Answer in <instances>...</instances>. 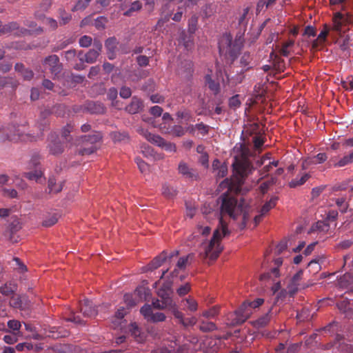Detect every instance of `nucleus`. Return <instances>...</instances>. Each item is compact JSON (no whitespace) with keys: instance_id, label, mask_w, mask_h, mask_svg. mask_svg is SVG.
<instances>
[{"instance_id":"nucleus-1","label":"nucleus","mask_w":353,"mask_h":353,"mask_svg":"<svg viewBox=\"0 0 353 353\" xmlns=\"http://www.w3.org/2000/svg\"><path fill=\"white\" fill-rule=\"evenodd\" d=\"M219 187L220 188H228L227 192H228L232 189V184L228 179H225L220 183ZM219 199L221 201L219 226L214 231L212 238L204 248L205 257L210 258L212 261L216 260L222 252L223 247L220 243L221 240L229 232L227 223L224 222L223 217L229 216L230 218L236 219L239 214H242L243 221L240 225L241 230L246 227L250 219V208L246 205L244 199L238 201L234 196L228 192L223 193Z\"/></svg>"},{"instance_id":"nucleus-2","label":"nucleus","mask_w":353,"mask_h":353,"mask_svg":"<svg viewBox=\"0 0 353 353\" xmlns=\"http://www.w3.org/2000/svg\"><path fill=\"white\" fill-rule=\"evenodd\" d=\"M244 32L239 31L235 37L234 40L230 34H223L219 42V50L221 57L232 63L239 56L242 48L243 47Z\"/></svg>"},{"instance_id":"nucleus-3","label":"nucleus","mask_w":353,"mask_h":353,"mask_svg":"<svg viewBox=\"0 0 353 353\" xmlns=\"http://www.w3.org/2000/svg\"><path fill=\"white\" fill-rule=\"evenodd\" d=\"M232 167L234 174L236 177V183L239 185L243 183L244 179L253 170L251 162L244 153H242L239 157H235Z\"/></svg>"},{"instance_id":"nucleus-4","label":"nucleus","mask_w":353,"mask_h":353,"mask_svg":"<svg viewBox=\"0 0 353 353\" xmlns=\"http://www.w3.org/2000/svg\"><path fill=\"white\" fill-rule=\"evenodd\" d=\"M102 139L101 132L94 131L91 134L80 137L79 143H82L83 148L79 151L81 155H87L94 153L97 150V143Z\"/></svg>"},{"instance_id":"nucleus-5","label":"nucleus","mask_w":353,"mask_h":353,"mask_svg":"<svg viewBox=\"0 0 353 353\" xmlns=\"http://www.w3.org/2000/svg\"><path fill=\"white\" fill-rule=\"evenodd\" d=\"M332 30L336 32L341 34L344 32L343 29L346 26L353 23V14L346 13L345 14L341 12H336L333 17Z\"/></svg>"},{"instance_id":"nucleus-6","label":"nucleus","mask_w":353,"mask_h":353,"mask_svg":"<svg viewBox=\"0 0 353 353\" xmlns=\"http://www.w3.org/2000/svg\"><path fill=\"white\" fill-rule=\"evenodd\" d=\"M24 130L20 129L19 125H10L5 129V136L3 139H8L12 141H17L19 140H25Z\"/></svg>"},{"instance_id":"nucleus-7","label":"nucleus","mask_w":353,"mask_h":353,"mask_svg":"<svg viewBox=\"0 0 353 353\" xmlns=\"http://www.w3.org/2000/svg\"><path fill=\"white\" fill-rule=\"evenodd\" d=\"M252 313V308L250 305V301H244L241 306L235 311L236 319L235 323L236 324H242L248 318H250V315Z\"/></svg>"},{"instance_id":"nucleus-8","label":"nucleus","mask_w":353,"mask_h":353,"mask_svg":"<svg viewBox=\"0 0 353 353\" xmlns=\"http://www.w3.org/2000/svg\"><path fill=\"white\" fill-rule=\"evenodd\" d=\"M43 64L49 68L50 72L54 75H57L62 70V64L59 61V58L56 54L48 56L43 61Z\"/></svg>"},{"instance_id":"nucleus-9","label":"nucleus","mask_w":353,"mask_h":353,"mask_svg":"<svg viewBox=\"0 0 353 353\" xmlns=\"http://www.w3.org/2000/svg\"><path fill=\"white\" fill-rule=\"evenodd\" d=\"M179 173L183 175L188 180L196 181L199 179L198 172L188 165V164L183 161H181L178 166Z\"/></svg>"},{"instance_id":"nucleus-10","label":"nucleus","mask_w":353,"mask_h":353,"mask_svg":"<svg viewBox=\"0 0 353 353\" xmlns=\"http://www.w3.org/2000/svg\"><path fill=\"white\" fill-rule=\"evenodd\" d=\"M283 263V259L282 258H277L274 260V265H276L275 268H273L270 271L265 272L261 275L260 279L261 281H266V280H272V281H274V279L276 278H278L280 276L279 267Z\"/></svg>"},{"instance_id":"nucleus-11","label":"nucleus","mask_w":353,"mask_h":353,"mask_svg":"<svg viewBox=\"0 0 353 353\" xmlns=\"http://www.w3.org/2000/svg\"><path fill=\"white\" fill-rule=\"evenodd\" d=\"M49 152L52 155H58L63 152V145L57 137L54 134H51L50 137V143L48 145Z\"/></svg>"},{"instance_id":"nucleus-12","label":"nucleus","mask_w":353,"mask_h":353,"mask_svg":"<svg viewBox=\"0 0 353 353\" xmlns=\"http://www.w3.org/2000/svg\"><path fill=\"white\" fill-rule=\"evenodd\" d=\"M80 311L84 316L92 317L97 314V310L95 306L93 305L92 302L85 299L80 303Z\"/></svg>"},{"instance_id":"nucleus-13","label":"nucleus","mask_w":353,"mask_h":353,"mask_svg":"<svg viewBox=\"0 0 353 353\" xmlns=\"http://www.w3.org/2000/svg\"><path fill=\"white\" fill-rule=\"evenodd\" d=\"M138 132L142 135L149 142L161 147L163 144V139L159 135L153 134L148 132V130L140 128L138 130Z\"/></svg>"},{"instance_id":"nucleus-14","label":"nucleus","mask_w":353,"mask_h":353,"mask_svg":"<svg viewBox=\"0 0 353 353\" xmlns=\"http://www.w3.org/2000/svg\"><path fill=\"white\" fill-rule=\"evenodd\" d=\"M335 339L334 346L340 353H353V345L346 343L341 335L337 334Z\"/></svg>"},{"instance_id":"nucleus-15","label":"nucleus","mask_w":353,"mask_h":353,"mask_svg":"<svg viewBox=\"0 0 353 353\" xmlns=\"http://www.w3.org/2000/svg\"><path fill=\"white\" fill-rule=\"evenodd\" d=\"M338 286L342 290H353V275L349 273L343 274L338 280Z\"/></svg>"},{"instance_id":"nucleus-16","label":"nucleus","mask_w":353,"mask_h":353,"mask_svg":"<svg viewBox=\"0 0 353 353\" xmlns=\"http://www.w3.org/2000/svg\"><path fill=\"white\" fill-rule=\"evenodd\" d=\"M85 108L91 114H103L105 111L103 104L98 101L87 102Z\"/></svg>"},{"instance_id":"nucleus-17","label":"nucleus","mask_w":353,"mask_h":353,"mask_svg":"<svg viewBox=\"0 0 353 353\" xmlns=\"http://www.w3.org/2000/svg\"><path fill=\"white\" fill-rule=\"evenodd\" d=\"M118 42L115 37L108 38L105 43V46L107 50L108 57L110 59L115 58V52L117 48Z\"/></svg>"},{"instance_id":"nucleus-18","label":"nucleus","mask_w":353,"mask_h":353,"mask_svg":"<svg viewBox=\"0 0 353 353\" xmlns=\"http://www.w3.org/2000/svg\"><path fill=\"white\" fill-rule=\"evenodd\" d=\"M179 43H181L188 51L194 48V37L189 33L187 34L185 31H182L179 37Z\"/></svg>"},{"instance_id":"nucleus-19","label":"nucleus","mask_w":353,"mask_h":353,"mask_svg":"<svg viewBox=\"0 0 353 353\" xmlns=\"http://www.w3.org/2000/svg\"><path fill=\"white\" fill-rule=\"evenodd\" d=\"M143 103L139 98L133 97L131 102L125 107V110L130 114H136L142 110Z\"/></svg>"},{"instance_id":"nucleus-20","label":"nucleus","mask_w":353,"mask_h":353,"mask_svg":"<svg viewBox=\"0 0 353 353\" xmlns=\"http://www.w3.org/2000/svg\"><path fill=\"white\" fill-rule=\"evenodd\" d=\"M14 70L21 75L25 81H30L34 77L32 70L26 68L23 63H16L14 65Z\"/></svg>"},{"instance_id":"nucleus-21","label":"nucleus","mask_w":353,"mask_h":353,"mask_svg":"<svg viewBox=\"0 0 353 353\" xmlns=\"http://www.w3.org/2000/svg\"><path fill=\"white\" fill-rule=\"evenodd\" d=\"M99 55V54L97 52V50H93L91 49L85 54H83L82 51L79 52L78 57L81 61H85L88 63H92L97 61Z\"/></svg>"},{"instance_id":"nucleus-22","label":"nucleus","mask_w":353,"mask_h":353,"mask_svg":"<svg viewBox=\"0 0 353 353\" xmlns=\"http://www.w3.org/2000/svg\"><path fill=\"white\" fill-rule=\"evenodd\" d=\"M21 323L19 321L12 319L8 321L6 327V332L11 333L13 335L21 336L20 329Z\"/></svg>"},{"instance_id":"nucleus-23","label":"nucleus","mask_w":353,"mask_h":353,"mask_svg":"<svg viewBox=\"0 0 353 353\" xmlns=\"http://www.w3.org/2000/svg\"><path fill=\"white\" fill-rule=\"evenodd\" d=\"M335 203L339 208L341 213H345L348 209L353 210V204L350 203L349 200L347 201L345 197H339L335 199Z\"/></svg>"},{"instance_id":"nucleus-24","label":"nucleus","mask_w":353,"mask_h":353,"mask_svg":"<svg viewBox=\"0 0 353 353\" xmlns=\"http://www.w3.org/2000/svg\"><path fill=\"white\" fill-rule=\"evenodd\" d=\"M167 258V252H165V251L162 252L159 256L155 257L152 261V262L150 264H148L147 267L148 270H152L158 268L163 263V262L166 260Z\"/></svg>"},{"instance_id":"nucleus-25","label":"nucleus","mask_w":353,"mask_h":353,"mask_svg":"<svg viewBox=\"0 0 353 353\" xmlns=\"http://www.w3.org/2000/svg\"><path fill=\"white\" fill-rule=\"evenodd\" d=\"M63 181L57 183L56 179L54 176L50 177L48 182L49 193L57 194L60 192L63 189Z\"/></svg>"},{"instance_id":"nucleus-26","label":"nucleus","mask_w":353,"mask_h":353,"mask_svg":"<svg viewBox=\"0 0 353 353\" xmlns=\"http://www.w3.org/2000/svg\"><path fill=\"white\" fill-rule=\"evenodd\" d=\"M332 165L334 168L344 167L353 162V151L348 155H345L339 161L332 159Z\"/></svg>"},{"instance_id":"nucleus-27","label":"nucleus","mask_w":353,"mask_h":353,"mask_svg":"<svg viewBox=\"0 0 353 353\" xmlns=\"http://www.w3.org/2000/svg\"><path fill=\"white\" fill-rule=\"evenodd\" d=\"M303 272H297L291 279L290 283L288 286L289 290L291 293H295L298 290L299 282L302 279Z\"/></svg>"},{"instance_id":"nucleus-28","label":"nucleus","mask_w":353,"mask_h":353,"mask_svg":"<svg viewBox=\"0 0 353 353\" xmlns=\"http://www.w3.org/2000/svg\"><path fill=\"white\" fill-rule=\"evenodd\" d=\"M131 335L139 343L144 341V334L141 332L140 328L136 323H131L129 328Z\"/></svg>"},{"instance_id":"nucleus-29","label":"nucleus","mask_w":353,"mask_h":353,"mask_svg":"<svg viewBox=\"0 0 353 353\" xmlns=\"http://www.w3.org/2000/svg\"><path fill=\"white\" fill-rule=\"evenodd\" d=\"M310 178V174L308 173H304L301 176L298 175L295 179H292L290 182L289 185L290 188H296L297 186L302 185Z\"/></svg>"},{"instance_id":"nucleus-30","label":"nucleus","mask_w":353,"mask_h":353,"mask_svg":"<svg viewBox=\"0 0 353 353\" xmlns=\"http://www.w3.org/2000/svg\"><path fill=\"white\" fill-rule=\"evenodd\" d=\"M270 312H268L265 315L259 317L257 320L253 321L252 323V325L257 329L262 328L265 327L270 321Z\"/></svg>"},{"instance_id":"nucleus-31","label":"nucleus","mask_w":353,"mask_h":353,"mask_svg":"<svg viewBox=\"0 0 353 353\" xmlns=\"http://www.w3.org/2000/svg\"><path fill=\"white\" fill-rule=\"evenodd\" d=\"M205 81L206 85L209 89L214 92V94H217L220 91V85L218 82L214 81L210 74H206L205 77Z\"/></svg>"},{"instance_id":"nucleus-32","label":"nucleus","mask_w":353,"mask_h":353,"mask_svg":"<svg viewBox=\"0 0 353 353\" xmlns=\"http://www.w3.org/2000/svg\"><path fill=\"white\" fill-rule=\"evenodd\" d=\"M249 12V7L243 8V12L238 19L239 25L240 26L241 28H243V31L245 30L246 26L249 21V19L248 17Z\"/></svg>"},{"instance_id":"nucleus-33","label":"nucleus","mask_w":353,"mask_h":353,"mask_svg":"<svg viewBox=\"0 0 353 353\" xmlns=\"http://www.w3.org/2000/svg\"><path fill=\"white\" fill-rule=\"evenodd\" d=\"M51 111L48 108H45L40 113V119L41 121L39 123V128L41 130H44L45 128L48 126V122L46 121V119L50 115Z\"/></svg>"},{"instance_id":"nucleus-34","label":"nucleus","mask_w":353,"mask_h":353,"mask_svg":"<svg viewBox=\"0 0 353 353\" xmlns=\"http://www.w3.org/2000/svg\"><path fill=\"white\" fill-rule=\"evenodd\" d=\"M278 199L279 198L275 196L271 197V199L262 206L261 209V212L262 214H267L271 209L274 208L276 205Z\"/></svg>"},{"instance_id":"nucleus-35","label":"nucleus","mask_w":353,"mask_h":353,"mask_svg":"<svg viewBox=\"0 0 353 353\" xmlns=\"http://www.w3.org/2000/svg\"><path fill=\"white\" fill-rule=\"evenodd\" d=\"M172 300L167 299L165 301H160L159 299L154 300L152 301V305L154 308L159 310H163L170 307L172 306Z\"/></svg>"},{"instance_id":"nucleus-36","label":"nucleus","mask_w":353,"mask_h":353,"mask_svg":"<svg viewBox=\"0 0 353 353\" xmlns=\"http://www.w3.org/2000/svg\"><path fill=\"white\" fill-rule=\"evenodd\" d=\"M276 177L272 176L269 179L262 182L259 188L260 192L263 194H265L268 192L269 188L276 183Z\"/></svg>"},{"instance_id":"nucleus-37","label":"nucleus","mask_w":353,"mask_h":353,"mask_svg":"<svg viewBox=\"0 0 353 353\" xmlns=\"http://www.w3.org/2000/svg\"><path fill=\"white\" fill-rule=\"evenodd\" d=\"M162 194L165 197L172 199L177 194V191L173 187L165 184L162 187Z\"/></svg>"},{"instance_id":"nucleus-38","label":"nucleus","mask_w":353,"mask_h":353,"mask_svg":"<svg viewBox=\"0 0 353 353\" xmlns=\"http://www.w3.org/2000/svg\"><path fill=\"white\" fill-rule=\"evenodd\" d=\"M142 8V3L140 1H134L130 6V8L123 12V15L130 17L134 12L139 11Z\"/></svg>"},{"instance_id":"nucleus-39","label":"nucleus","mask_w":353,"mask_h":353,"mask_svg":"<svg viewBox=\"0 0 353 353\" xmlns=\"http://www.w3.org/2000/svg\"><path fill=\"white\" fill-rule=\"evenodd\" d=\"M199 329L203 332H210L216 330L217 327L213 322L202 321L199 326Z\"/></svg>"},{"instance_id":"nucleus-40","label":"nucleus","mask_w":353,"mask_h":353,"mask_svg":"<svg viewBox=\"0 0 353 353\" xmlns=\"http://www.w3.org/2000/svg\"><path fill=\"white\" fill-rule=\"evenodd\" d=\"M336 305L341 312L345 313L348 310L350 309V305H352L353 307V300H352V301H351L348 299H343V300H341V301L338 302Z\"/></svg>"},{"instance_id":"nucleus-41","label":"nucleus","mask_w":353,"mask_h":353,"mask_svg":"<svg viewBox=\"0 0 353 353\" xmlns=\"http://www.w3.org/2000/svg\"><path fill=\"white\" fill-rule=\"evenodd\" d=\"M169 310L172 312L174 316L178 319L179 323L181 324L183 322V314L177 309L176 305L173 302L172 303V306H170Z\"/></svg>"},{"instance_id":"nucleus-42","label":"nucleus","mask_w":353,"mask_h":353,"mask_svg":"<svg viewBox=\"0 0 353 353\" xmlns=\"http://www.w3.org/2000/svg\"><path fill=\"white\" fill-rule=\"evenodd\" d=\"M58 221V215L57 214H52L46 217L42 225L45 227H51L54 225Z\"/></svg>"},{"instance_id":"nucleus-43","label":"nucleus","mask_w":353,"mask_h":353,"mask_svg":"<svg viewBox=\"0 0 353 353\" xmlns=\"http://www.w3.org/2000/svg\"><path fill=\"white\" fill-rule=\"evenodd\" d=\"M25 176L30 180L37 181L43 176V171L41 169H36L34 172H28L25 173Z\"/></svg>"},{"instance_id":"nucleus-44","label":"nucleus","mask_w":353,"mask_h":353,"mask_svg":"<svg viewBox=\"0 0 353 353\" xmlns=\"http://www.w3.org/2000/svg\"><path fill=\"white\" fill-rule=\"evenodd\" d=\"M198 23V17L192 16L188 21V32L191 34H194Z\"/></svg>"},{"instance_id":"nucleus-45","label":"nucleus","mask_w":353,"mask_h":353,"mask_svg":"<svg viewBox=\"0 0 353 353\" xmlns=\"http://www.w3.org/2000/svg\"><path fill=\"white\" fill-rule=\"evenodd\" d=\"M330 30V29L325 25L324 27V29L319 34L316 41H314V43L312 44L313 48L317 47V41L323 42L325 40V39L329 33Z\"/></svg>"},{"instance_id":"nucleus-46","label":"nucleus","mask_w":353,"mask_h":353,"mask_svg":"<svg viewBox=\"0 0 353 353\" xmlns=\"http://www.w3.org/2000/svg\"><path fill=\"white\" fill-rule=\"evenodd\" d=\"M141 314L148 321L153 314L152 307L150 305L145 304L140 310Z\"/></svg>"},{"instance_id":"nucleus-47","label":"nucleus","mask_w":353,"mask_h":353,"mask_svg":"<svg viewBox=\"0 0 353 353\" xmlns=\"http://www.w3.org/2000/svg\"><path fill=\"white\" fill-rule=\"evenodd\" d=\"M294 43V41L293 40H288V41L283 43L280 50V54L284 57H288L290 54L288 48L292 47Z\"/></svg>"},{"instance_id":"nucleus-48","label":"nucleus","mask_w":353,"mask_h":353,"mask_svg":"<svg viewBox=\"0 0 353 353\" xmlns=\"http://www.w3.org/2000/svg\"><path fill=\"white\" fill-rule=\"evenodd\" d=\"M41 159V157L38 153L32 154L29 163L30 168L37 169V167L40 165Z\"/></svg>"},{"instance_id":"nucleus-49","label":"nucleus","mask_w":353,"mask_h":353,"mask_svg":"<svg viewBox=\"0 0 353 353\" xmlns=\"http://www.w3.org/2000/svg\"><path fill=\"white\" fill-rule=\"evenodd\" d=\"M192 128H196L197 130L199 131V132L203 135L205 136L208 134L210 126L208 125L204 124L203 123H199L194 125H192Z\"/></svg>"},{"instance_id":"nucleus-50","label":"nucleus","mask_w":353,"mask_h":353,"mask_svg":"<svg viewBox=\"0 0 353 353\" xmlns=\"http://www.w3.org/2000/svg\"><path fill=\"white\" fill-rule=\"evenodd\" d=\"M192 254H188L185 256L180 257L176 264L177 268L181 270L185 269L188 263L189 259H192Z\"/></svg>"},{"instance_id":"nucleus-51","label":"nucleus","mask_w":353,"mask_h":353,"mask_svg":"<svg viewBox=\"0 0 353 353\" xmlns=\"http://www.w3.org/2000/svg\"><path fill=\"white\" fill-rule=\"evenodd\" d=\"M241 104V102L239 99V95L236 94L229 99V106L230 108L232 109H236L237 108L240 107Z\"/></svg>"},{"instance_id":"nucleus-52","label":"nucleus","mask_w":353,"mask_h":353,"mask_svg":"<svg viewBox=\"0 0 353 353\" xmlns=\"http://www.w3.org/2000/svg\"><path fill=\"white\" fill-rule=\"evenodd\" d=\"M252 60L251 56L249 52H244L240 59V65L243 68H246L249 65Z\"/></svg>"},{"instance_id":"nucleus-53","label":"nucleus","mask_w":353,"mask_h":353,"mask_svg":"<svg viewBox=\"0 0 353 353\" xmlns=\"http://www.w3.org/2000/svg\"><path fill=\"white\" fill-rule=\"evenodd\" d=\"M165 319H166V316L163 313L157 312V313L152 314L149 321L153 322V323L163 322L165 320Z\"/></svg>"},{"instance_id":"nucleus-54","label":"nucleus","mask_w":353,"mask_h":353,"mask_svg":"<svg viewBox=\"0 0 353 353\" xmlns=\"http://www.w3.org/2000/svg\"><path fill=\"white\" fill-rule=\"evenodd\" d=\"M219 313V309L216 307H213L208 310H205L203 312V316L211 319L214 318Z\"/></svg>"},{"instance_id":"nucleus-55","label":"nucleus","mask_w":353,"mask_h":353,"mask_svg":"<svg viewBox=\"0 0 353 353\" xmlns=\"http://www.w3.org/2000/svg\"><path fill=\"white\" fill-rule=\"evenodd\" d=\"M15 290L16 288L14 285H12L11 284H9L8 285L6 284L5 285V286L0 288V292L2 294L8 296L12 294L15 291Z\"/></svg>"},{"instance_id":"nucleus-56","label":"nucleus","mask_w":353,"mask_h":353,"mask_svg":"<svg viewBox=\"0 0 353 353\" xmlns=\"http://www.w3.org/2000/svg\"><path fill=\"white\" fill-rule=\"evenodd\" d=\"M135 162L138 165L141 172L145 173L148 170L149 165L139 157L135 159Z\"/></svg>"},{"instance_id":"nucleus-57","label":"nucleus","mask_w":353,"mask_h":353,"mask_svg":"<svg viewBox=\"0 0 353 353\" xmlns=\"http://www.w3.org/2000/svg\"><path fill=\"white\" fill-rule=\"evenodd\" d=\"M10 305L14 308H21L22 307V301L19 296H13L10 300Z\"/></svg>"},{"instance_id":"nucleus-58","label":"nucleus","mask_w":353,"mask_h":353,"mask_svg":"<svg viewBox=\"0 0 353 353\" xmlns=\"http://www.w3.org/2000/svg\"><path fill=\"white\" fill-rule=\"evenodd\" d=\"M114 142H120L128 139V134L125 132H114L112 134Z\"/></svg>"},{"instance_id":"nucleus-59","label":"nucleus","mask_w":353,"mask_h":353,"mask_svg":"<svg viewBox=\"0 0 353 353\" xmlns=\"http://www.w3.org/2000/svg\"><path fill=\"white\" fill-rule=\"evenodd\" d=\"M92 38L90 36L84 35L79 39V45L83 48H88L92 44Z\"/></svg>"},{"instance_id":"nucleus-60","label":"nucleus","mask_w":353,"mask_h":353,"mask_svg":"<svg viewBox=\"0 0 353 353\" xmlns=\"http://www.w3.org/2000/svg\"><path fill=\"white\" fill-rule=\"evenodd\" d=\"M186 302L188 309L191 312H194L197 310L198 304L197 302L192 299H185Z\"/></svg>"},{"instance_id":"nucleus-61","label":"nucleus","mask_w":353,"mask_h":353,"mask_svg":"<svg viewBox=\"0 0 353 353\" xmlns=\"http://www.w3.org/2000/svg\"><path fill=\"white\" fill-rule=\"evenodd\" d=\"M19 335H5L3 338V341L9 345H12L17 342Z\"/></svg>"},{"instance_id":"nucleus-62","label":"nucleus","mask_w":353,"mask_h":353,"mask_svg":"<svg viewBox=\"0 0 353 353\" xmlns=\"http://www.w3.org/2000/svg\"><path fill=\"white\" fill-rule=\"evenodd\" d=\"M72 130V126L70 125H67L65 127L63 128L62 130L61 136L62 137L65 139L66 141H70V133L71 132Z\"/></svg>"},{"instance_id":"nucleus-63","label":"nucleus","mask_w":353,"mask_h":353,"mask_svg":"<svg viewBox=\"0 0 353 353\" xmlns=\"http://www.w3.org/2000/svg\"><path fill=\"white\" fill-rule=\"evenodd\" d=\"M137 62L141 67L147 66L149 64V58L145 55H140L137 57Z\"/></svg>"},{"instance_id":"nucleus-64","label":"nucleus","mask_w":353,"mask_h":353,"mask_svg":"<svg viewBox=\"0 0 353 353\" xmlns=\"http://www.w3.org/2000/svg\"><path fill=\"white\" fill-rule=\"evenodd\" d=\"M190 290V285L189 283H185V285H181L178 290L177 293L179 296H182L187 294Z\"/></svg>"}]
</instances>
